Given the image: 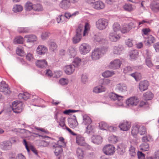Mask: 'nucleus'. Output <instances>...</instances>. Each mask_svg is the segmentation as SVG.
Returning <instances> with one entry per match:
<instances>
[{"instance_id": "38", "label": "nucleus", "mask_w": 159, "mask_h": 159, "mask_svg": "<svg viewBox=\"0 0 159 159\" xmlns=\"http://www.w3.org/2000/svg\"><path fill=\"white\" fill-rule=\"evenodd\" d=\"M139 52L136 50H133L129 52V55L131 59H135L138 55Z\"/></svg>"}, {"instance_id": "24", "label": "nucleus", "mask_w": 159, "mask_h": 159, "mask_svg": "<svg viewBox=\"0 0 159 159\" xmlns=\"http://www.w3.org/2000/svg\"><path fill=\"white\" fill-rule=\"evenodd\" d=\"M109 97L113 100H121L122 99L123 97L118 95L114 93H111L109 94Z\"/></svg>"}, {"instance_id": "2", "label": "nucleus", "mask_w": 159, "mask_h": 159, "mask_svg": "<svg viewBox=\"0 0 159 159\" xmlns=\"http://www.w3.org/2000/svg\"><path fill=\"white\" fill-rule=\"evenodd\" d=\"M90 25L88 23H85V26L80 25L77 28L76 30V34L80 35H82L83 33V36H85L88 35V32L89 31Z\"/></svg>"}, {"instance_id": "14", "label": "nucleus", "mask_w": 159, "mask_h": 159, "mask_svg": "<svg viewBox=\"0 0 159 159\" xmlns=\"http://www.w3.org/2000/svg\"><path fill=\"white\" fill-rule=\"evenodd\" d=\"M134 25L133 22H130L128 24H124L121 28V32L124 34L128 33L132 29Z\"/></svg>"}, {"instance_id": "5", "label": "nucleus", "mask_w": 159, "mask_h": 159, "mask_svg": "<svg viewBox=\"0 0 159 159\" xmlns=\"http://www.w3.org/2000/svg\"><path fill=\"white\" fill-rule=\"evenodd\" d=\"M128 88L127 84L123 82L117 84L115 87V90L118 92L124 93L128 91Z\"/></svg>"}, {"instance_id": "37", "label": "nucleus", "mask_w": 159, "mask_h": 159, "mask_svg": "<svg viewBox=\"0 0 159 159\" xmlns=\"http://www.w3.org/2000/svg\"><path fill=\"white\" fill-rule=\"evenodd\" d=\"M152 22V20H148L147 19L143 20L141 21H139L138 23L137 28L139 29L142 27L143 25H145V23L150 24Z\"/></svg>"}, {"instance_id": "1", "label": "nucleus", "mask_w": 159, "mask_h": 159, "mask_svg": "<svg viewBox=\"0 0 159 159\" xmlns=\"http://www.w3.org/2000/svg\"><path fill=\"white\" fill-rule=\"evenodd\" d=\"M107 48L103 47L94 49L91 52V57L92 60L96 61L99 59L107 52Z\"/></svg>"}, {"instance_id": "39", "label": "nucleus", "mask_w": 159, "mask_h": 159, "mask_svg": "<svg viewBox=\"0 0 159 159\" xmlns=\"http://www.w3.org/2000/svg\"><path fill=\"white\" fill-rule=\"evenodd\" d=\"M124 9L128 11H131L134 10L135 7L130 4H125L123 6Z\"/></svg>"}, {"instance_id": "47", "label": "nucleus", "mask_w": 159, "mask_h": 159, "mask_svg": "<svg viewBox=\"0 0 159 159\" xmlns=\"http://www.w3.org/2000/svg\"><path fill=\"white\" fill-rule=\"evenodd\" d=\"M57 22L58 23H65L66 21L64 16L60 15L57 18Z\"/></svg>"}, {"instance_id": "50", "label": "nucleus", "mask_w": 159, "mask_h": 159, "mask_svg": "<svg viewBox=\"0 0 159 159\" xmlns=\"http://www.w3.org/2000/svg\"><path fill=\"white\" fill-rule=\"evenodd\" d=\"M30 29L28 27H19L18 28V31L20 33H28Z\"/></svg>"}, {"instance_id": "48", "label": "nucleus", "mask_w": 159, "mask_h": 159, "mask_svg": "<svg viewBox=\"0 0 159 159\" xmlns=\"http://www.w3.org/2000/svg\"><path fill=\"white\" fill-rule=\"evenodd\" d=\"M23 8L20 5H16L13 8V10L15 12H17L21 11Z\"/></svg>"}, {"instance_id": "26", "label": "nucleus", "mask_w": 159, "mask_h": 159, "mask_svg": "<svg viewBox=\"0 0 159 159\" xmlns=\"http://www.w3.org/2000/svg\"><path fill=\"white\" fill-rule=\"evenodd\" d=\"M67 54L70 58H74L76 55L75 49L72 47L69 48L67 50Z\"/></svg>"}, {"instance_id": "32", "label": "nucleus", "mask_w": 159, "mask_h": 159, "mask_svg": "<svg viewBox=\"0 0 159 159\" xmlns=\"http://www.w3.org/2000/svg\"><path fill=\"white\" fill-rule=\"evenodd\" d=\"M83 121L82 124L87 125L91 124L92 120L90 117L87 115H84L83 116Z\"/></svg>"}, {"instance_id": "40", "label": "nucleus", "mask_w": 159, "mask_h": 159, "mask_svg": "<svg viewBox=\"0 0 159 159\" xmlns=\"http://www.w3.org/2000/svg\"><path fill=\"white\" fill-rule=\"evenodd\" d=\"M153 97V93L150 91H148L143 94L144 98L146 100H151Z\"/></svg>"}, {"instance_id": "57", "label": "nucleus", "mask_w": 159, "mask_h": 159, "mask_svg": "<svg viewBox=\"0 0 159 159\" xmlns=\"http://www.w3.org/2000/svg\"><path fill=\"white\" fill-rule=\"evenodd\" d=\"M19 97L20 98L26 100L30 97V95L28 93H24L23 94H20L19 95Z\"/></svg>"}, {"instance_id": "54", "label": "nucleus", "mask_w": 159, "mask_h": 159, "mask_svg": "<svg viewBox=\"0 0 159 159\" xmlns=\"http://www.w3.org/2000/svg\"><path fill=\"white\" fill-rule=\"evenodd\" d=\"M147 41L148 44L150 45L155 42V39L153 36L150 35L147 38Z\"/></svg>"}, {"instance_id": "55", "label": "nucleus", "mask_w": 159, "mask_h": 159, "mask_svg": "<svg viewBox=\"0 0 159 159\" xmlns=\"http://www.w3.org/2000/svg\"><path fill=\"white\" fill-rule=\"evenodd\" d=\"M151 31V30L149 28H143L141 30V33L143 36L148 35Z\"/></svg>"}, {"instance_id": "7", "label": "nucleus", "mask_w": 159, "mask_h": 159, "mask_svg": "<svg viewBox=\"0 0 159 159\" xmlns=\"http://www.w3.org/2000/svg\"><path fill=\"white\" fill-rule=\"evenodd\" d=\"M76 142L79 145L83 146L88 149H90V146L85 143L84 137L81 135H77L76 138Z\"/></svg>"}, {"instance_id": "60", "label": "nucleus", "mask_w": 159, "mask_h": 159, "mask_svg": "<svg viewBox=\"0 0 159 159\" xmlns=\"http://www.w3.org/2000/svg\"><path fill=\"white\" fill-rule=\"evenodd\" d=\"M33 10L35 11H42L43 10V8L42 6L39 4H37L34 5Z\"/></svg>"}, {"instance_id": "10", "label": "nucleus", "mask_w": 159, "mask_h": 159, "mask_svg": "<svg viewBox=\"0 0 159 159\" xmlns=\"http://www.w3.org/2000/svg\"><path fill=\"white\" fill-rule=\"evenodd\" d=\"M139 101V99L137 97H132L126 100V104L129 107L136 106L138 105Z\"/></svg>"}, {"instance_id": "22", "label": "nucleus", "mask_w": 159, "mask_h": 159, "mask_svg": "<svg viewBox=\"0 0 159 159\" xmlns=\"http://www.w3.org/2000/svg\"><path fill=\"white\" fill-rule=\"evenodd\" d=\"M52 148L54 149V153L57 156L61 153L63 151L61 146L57 144H54L52 145Z\"/></svg>"}, {"instance_id": "35", "label": "nucleus", "mask_w": 159, "mask_h": 159, "mask_svg": "<svg viewBox=\"0 0 159 159\" xmlns=\"http://www.w3.org/2000/svg\"><path fill=\"white\" fill-rule=\"evenodd\" d=\"M150 8L154 11H157L159 10V3L153 1L150 5Z\"/></svg>"}, {"instance_id": "30", "label": "nucleus", "mask_w": 159, "mask_h": 159, "mask_svg": "<svg viewBox=\"0 0 159 159\" xmlns=\"http://www.w3.org/2000/svg\"><path fill=\"white\" fill-rule=\"evenodd\" d=\"M106 88L102 85H99L94 88L93 92L96 93H99L105 91Z\"/></svg>"}, {"instance_id": "25", "label": "nucleus", "mask_w": 159, "mask_h": 159, "mask_svg": "<svg viewBox=\"0 0 159 159\" xmlns=\"http://www.w3.org/2000/svg\"><path fill=\"white\" fill-rule=\"evenodd\" d=\"M71 2L69 0H62L60 3L61 7L64 9H67L69 8L70 6Z\"/></svg>"}, {"instance_id": "18", "label": "nucleus", "mask_w": 159, "mask_h": 159, "mask_svg": "<svg viewBox=\"0 0 159 159\" xmlns=\"http://www.w3.org/2000/svg\"><path fill=\"white\" fill-rule=\"evenodd\" d=\"M75 69L74 65H70L65 66L64 70L65 73L67 75H70L73 73Z\"/></svg>"}, {"instance_id": "28", "label": "nucleus", "mask_w": 159, "mask_h": 159, "mask_svg": "<svg viewBox=\"0 0 159 159\" xmlns=\"http://www.w3.org/2000/svg\"><path fill=\"white\" fill-rule=\"evenodd\" d=\"M47 64L46 61L44 59L39 60L36 62V65L41 68L45 67L47 66Z\"/></svg>"}, {"instance_id": "41", "label": "nucleus", "mask_w": 159, "mask_h": 159, "mask_svg": "<svg viewBox=\"0 0 159 159\" xmlns=\"http://www.w3.org/2000/svg\"><path fill=\"white\" fill-rule=\"evenodd\" d=\"M82 38V35H79L77 34L73 38V43L74 44H76L79 43L81 40Z\"/></svg>"}, {"instance_id": "31", "label": "nucleus", "mask_w": 159, "mask_h": 159, "mask_svg": "<svg viewBox=\"0 0 159 159\" xmlns=\"http://www.w3.org/2000/svg\"><path fill=\"white\" fill-rule=\"evenodd\" d=\"M92 142L96 144H100L102 142V138L100 136L93 135L92 137Z\"/></svg>"}, {"instance_id": "62", "label": "nucleus", "mask_w": 159, "mask_h": 159, "mask_svg": "<svg viewBox=\"0 0 159 159\" xmlns=\"http://www.w3.org/2000/svg\"><path fill=\"white\" fill-rule=\"evenodd\" d=\"M16 53L17 54L20 56H23L24 55V52L23 49L17 48L16 50Z\"/></svg>"}, {"instance_id": "21", "label": "nucleus", "mask_w": 159, "mask_h": 159, "mask_svg": "<svg viewBox=\"0 0 159 159\" xmlns=\"http://www.w3.org/2000/svg\"><path fill=\"white\" fill-rule=\"evenodd\" d=\"M36 51L38 54L40 55H43L47 52L48 48L44 46L39 45L37 48Z\"/></svg>"}, {"instance_id": "51", "label": "nucleus", "mask_w": 159, "mask_h": 159, "mask_svg": "<svg viewBox=\"0 0 159 159\" xmlns=\"http://www.w3.org/2000/svg\"><path fill=\"white\" fill-rule=\"evenodd\" d=\"M25 7L26 10L29 11L33 9L34 5L30 2H27L25 4Z\"/></svg>"}, {"instance_id": "59", "label": "nucleus", "mask_w": 159, "mask_h": 159, "mask_svg": "<svg viewBox=\"0 0 159 159\" xmlns=\"http://www.w3.org/2000/svg\"><path fill=\"white\" fill-rule=\"evenodd\" d=\"M129 153L132 157H134L136 155V153L135 152V148L133 146H131L129 149Z\"/></svg>"}, {"instance_id": "16", "label": "nucleus", "mask_w": 159, "mask_h": 159, "mask_svg": "<svg viewBox=\"0 0 159 159\" xmlns=\"http://www.w3.org/2000/svg\"><path fill=\"white\" fill-rule=\"evenodd\" d=\"M131 123L127 121L124 120L120 123L119 127L121 130L126 131L128 130L130 127Z\"/></svg>"}, {"instance_id": "4", "label": "nucleus", "mask_w": 159, "mask_h": 159, "mask_svg": "<svg viewBox=\"0 0 159 159\" xmlns=\"http://www.w3.org/2000/svg\"><path fill=\"white\" fill-rule=\"evenodd\" d=\"M11 107L14 112L17 113H19L23 109V103L20 101H15L12 103Z\"/></svg>"}, {"instance_id": "6", "label": "nucleus", "mask_w": 159, "mask_h": 159, "mask_svg": "<svg viewBox=\"0 0 159 159\" xmlns=\"http://www.w3.org/2000/svg\"><path fill=\"white\" fill-rule=\"evenodd\" d=\"M93 41L96 43L102 44L105 43L107 40L102 34L98 33L94 34Z\"/></svg>"}, {"instance_id": "44", "label": "nucleus", "mask_w": 159, "mask_h": 159, "mask_svg": "<svg viewBox=\"0 0 159 159\" xmlns=\"http://www.w3.org/2000/svg\"><path fill=\"white\" fill-rule=\"evenodd\" d=\"M65 118L61 117L60 119L59 122V125L63 129H65L67 127L65 124Z\"/></svg>"}, {"instance_id": "23", "label": "nucleus", "mask_w": 159, "mask_h": 159, "mask_svg": "<svg viewBox=\"0 0 159 159\" xmlns=\"http://www.w3.org/2000/svg\"><path fill=\"white\" fill-rule=\"evenodd\" d=\"M139 125H135L132 126L131 134L134 137L136 138L137 134L139 133Z\"/></svg>"}, {"instance_id": "58", "label": "nucleus", "mask_w": 159, "mask_h": 159, "mask_svg": "<svg viewBox=\"0 0 159 159\" xmlns=\"http://www.w3.org/2000/svg\"><path fill=\"white\" fill-rule=\"evenodd\" d=\"M100 129L102 130H107L108 128L107 124L104 122H100L99 124Z\"/></svg>"}, {"instance_id": "61", "label": "nucleus", "mask_w": 159, "mask_h": 159, "mask_svg": "<svg viewBox=\"0 0 159 159\" xmlns=\"http://www.w3.org/2000/svg\"><path fill=\"white\" fill-rule=\"evenodd\" d=\"M139 133L141 135H143L146 132V129L145 127L143 126H140L139 125Z\"/></svg>"}, {"instance_id": "43", "label": "nucleus", "mask_w": 159, "mask_h": 159, "mask_svg": "<svg viewBox=\"0 0 159 159\" xmlns=\"http://www.w3.org/2000/svg\"><path fill=\"white\" fill-rule=\"evenodd\" d=\"M113 29L114 31V32L117 33L118 32L120 31L121 28L120 26L118 23H115L113 25Z\"/></svg>"}, {"instance_id": "13", "label": "nucleus", "mask_w": 159, "mask_h": 159, "mask_svg": "<svg viewBox=\"0 0 159 159\" xmlns=\"http://www.w3.org/2000/svg\"><path fill=\"white\" fill-rule=\"evenodd\" d=\"M68 121L69 125L71 128H75L78 125V122L74 115L72 116L71 117L69 118Z\"/></svg>"}, {"instance_id": "56", "label": "nucleus", "mask_w": 159, "mask_h": 159, "mask_svg": "<svg viewBox=\"0 0 159 159\" xmlns=\"http://www.w3.org/2000/svg\"><path fill=\"white\" fill-rule=\"evenodd\" d=\"M152 137L149 135H147L146 136H144L142 138V141L143 142L147 143L148 141H152Z\"/></svg>"}, {"instance_id": "19", "label": "nucleus", "mask_w": 159, "mask_h": 159, "mask_svg": "<svg viewBox=\"0 0 159 159\" xmlns=\"http://www.w3.org/2000/svg\"><path fill=\"white\" fill-rule=\"evenodd\" d=\"M120 38V35L117 33L111 32L109 33V38L110 41L116 42Z\"/></svg>"}, {"instance_id": "49", "label": "nucleus", "mask_w": 159, "mask_h": 159, "mask_svg": "<svg viewBox=\"0 0 159 159\" xmlns=\"http://www.w3.org/2000/svg\"><path fill=\"white\" fill-rule=\"evenodd\" d=\"M133 77L136 80L139 79L141 78V74L140 73L135 72L130 75Z\"/></svg>"}, {"instance_id": "63", "label": "nucleus", "mask_w": 159, "mask_h": 159, "mask_svg": "<svg viewBox=\"0 0 159 159\" xmlns=\"http://www.w3.org/2000/svg\"><path fill=\"white\" fill-rule=\"evenodd\" d=\"M144 57L146 58H151V54L149 52L148 50L146 49L144 51Z\"/></svg>"}, {"instance_id": "27", "label": "nucleus", "mask_w": 159, "mask_h": 159, "mask_svg": "<svg viewBox=\"0 0 159 159\" xmlns=\"http://www.w3.org/2000/svg\"><path fill=\"white\" fill-rule=\"evenodd\" d=\"M126 146L123 143L118 144L117 147V150L119 153L122 155L125 152Z\"/></svg>"}, {"instance_id": "64", "label": "nucleus", "mask_w": 159, "mask_h": 159, "mask_svg": "<svg viewBox=\"0 0 159 159\" xmlns=\"http://www.w3.org/2000/svg\"><path fill=\"white\" fill-rule=\"evenodd\" d=\"M59 82L61 85H65L68 84V80L67 79L63 78L59 80Z\"/></svg>"}, {"instance_id": "29", "label": "nucleus", "mask_w": 159, "mask_h": 159, "mask_svg": "<svg viewBox=\"0 0 159 159\" xmlns=\"http://www.w3.org/2000/svg\"><path fill=\"white\" fill-rule=\"evenodd\" d=\"M25 38L27 39V42H33L37 40L36 36L33 34H28L25 35L24 36Z\"/></svg>"}, {"instance_id": "9", "label": "nucleus", "mask_w": 159, "mask_h": 159, "mask_svg": "<svg viewBox=\"0 0 159 159\" xmlns=\"http://www.w3.org/2000/svg\"><path fill=\"white\" fill-rule=\"evenodd\" d=\"M104 153L107 155H112L115 152V148L112 145H106L103 148Z\"/></svg>"}, {"instance_id": "15", "label": "nucleus", "mask_w": 159, "mask_h": 159, "mask_svg": "<svg viewBox=\"0 0 159 159\" xmlns=\"http://www.w3.org/2000/svg\"><path fill=\"white\" fill-rule=\"evenodd\" d=\"M0 91L5 95L9 94L10 93L7 84L4 81L1 82L0 83Z\"/></svg>"}, {"instance_id": "12", "label": "nucleus", "mask_w": 159, "mask_h": 159, "mask_svg": "<svg viewBox=\"0 0 159 159\" xmlns=\"http://www.w3.org/2000/svg\"><path fill=\"white\" fill-rule=\"evenodd\" d=\"M12 143L9 140L4 141L1 143L0 148L3 150L7 151L10 150L11 147Z\"/></svg>"}, {"instance_id": "3", "label": "nucleus", "mask_w": 159, "mask_h": 159, "mask_svg": "<svg viewBox=\"0 0 159 159\" xmlns=\"http://www.w3.org/2000/svg\"><path fill=\"white\" fill-rule=\"evenodd\" d=\"M108 20L104 18L99 19L95 23L96 28L99 30H105L108 26Z\"/></svg>"}, {"instance_id": "53", "label": "nucleus", "mask_w": 159, "mask_h": 159, "mask_svg": "<svg viewBox=\"0 0 159 159\" xmlns=\"http://www.w3.org/2000/svg\"><path fill=\"white\" fill-rule=\"evenodd\" d=\"M140 149L143 151H146L148 150L149 145L148 143H142L140 146Z\"/></svg>"}, {"instance_id": "11", "label": "nucleus", "mask_w": 159, "mask_h": 159, "mask_svg": "<svg viewBox=\"0 0 159 159\" xmlns=\"http://www.w3.org/2000/svg\"><path fill=\"white\" fill-rule=\"evenodd\" d=\"M122 64V61L119 59H116L111 61L109 65L110 68L116 70L119 68Z\"/></svg>"}, {"instance_id": "36", "label": "nucleus", "mask_w": 159, "mask_h": 159, "mask_svg": "<svg viewBox=\"0 0 159 159\" xmlns=\"http://www.w3.org/2000/svg\"><path fill=\"white\" fill-rule=\"evenodd\" d=\"M76 154L78 158L82 159L84 157V152L82 149L80 148H78L76 150Z\"/></svg>"}, {"instance_id": "46", "label": "nucleus", "mask_w": 159, "mask_h": 159, "mask_svg": "<svg viewBox=\"0 0 159 159\" xmlns=\"http://www.w3.org/2000/svg\"><path fill=\"white\" fill-rule=\"evenodd\" d=\"M81 59L78 57H76L74 59L73 61V63L74 64L73 65H74L75 67L80 65L81 64Z\"/></svg>"}, {"instance_id": "52", "label": "nucleus", "mask_w": 159, "mask_h": 159, "mask_svg": "<svg viewBox=\"0 0 159 159\" xmlns=\"http://www.w3.org/2000/svg\"><path fill=\"white\" fill-rule=\"evenodd\" d=\"M108 141L111 143H115L118 141L117 137L114 135H111L108 138Z\"/></svg>"}, {"instance_id": "8", "label": "nucleus", "mask_w": 159, "mask_h": 159, "mask_svg": "<svg viewBox=\"0 0 159 159\" xmlns=\"http://www.w3.org/2000/svg\"><path fill=\"white\" fill-rule=\"evenodd\" d=\"M91 49L90 46L88 44L84 43L80 45L79 47L80 53L83 55H86L89 53Z\"/></svg>"}, {"instance_id": "42", "label": "nucleus", "mask_w": 159, "mask_h": 159, "mask_svg": "<svg viewBox=\"0 0 159 159\" xmlns=\"http://www.w3.org/2000/svg\"><path fill=\"white\" fill-rule=\"evenodd\" d=\"M23 38L20 36L16 37L14 39V43L15 44L23 43L24 42Z\"/></svg>"}, {"instance_id": "33", "label": "nucleus", "mask_w": 159, "mask_h": 159, "mask_svg": "<svg viewBox=\"0 0 159 159\" xmlns=\"http://www.w3.org/2000/svg\"><path fill=\"white\" fill-rule=\"evenodd\" d=\"M48 44L49 50L51 51L55 52L57 50V45L55 42L50 41L48 42Z\"/></svg>"}, {"instance_id": "20", "label": "nucleus", "mask_w": 159, "mask_h": 159, "mask_svg": "<svg viewBox=\"0 0 159 159\" xmlns=\"http://www.w3.org/2000/svg\"><path fill=\"white\" fill-rule=\"evenodd\" d=\"M149 85V83L148 81L144 80L140 82L139 85V88L141 92H143L148 89Z\"/></svg>"}, {"instance_id": "45", "label": "nucleus", "mask_w": 159, "mask_h": 159, "mask_svg": "<svg viewBox=\"0 0 159 159\" xmlns=\"http://www.w3.org/2000/svg\"><path fill=\"white\" fill-rule=\"evenodd\" d=\"M114 74L113 71L107 70L102 74V75L105 77H109L112 76Z\"/></svg>"}, {"instance_id": "34", "label": "nucleus", "mask_w": 159, "mask_h": 159, "mask_svg": "<svg viewBox=\"0 0 159 159\" xmlns=\"http://www.w3.org/2000/svg\"><path fill=\"white\" fill-rule=\"evenodd\" d=\"M124 49L123 47L121 45L114 47L113 50V53L115 54H120L121 53L122 51Z\"/></svg>"}, {"instance_id": "17", "label": "nucleus", "mask_w": 159, "mask_h": 159, "mask_svg": "<svg viewBox=\"0 0 159 159\" xmlns=\"http://www.w3.org/2000/svg\"><path fill=\"white\" fill-rule=\"evenodd\" d=\"M93 8L97 10L103 9L105 7V4L101 1L98 0L95 2L92 5Z\"/></svg>"}]
</instances>
